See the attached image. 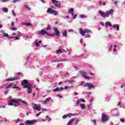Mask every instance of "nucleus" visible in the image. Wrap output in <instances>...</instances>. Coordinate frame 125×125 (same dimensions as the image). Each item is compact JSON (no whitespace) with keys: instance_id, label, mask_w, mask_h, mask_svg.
I'll use <instances>...</instances> for the list:
<instances>
[{"instance_id":"nucleus-1","label":"nucleus","mask_w":125,"mask_h":125,"mask_svg":"<svg viewBox=\"0 0 125 125\" xmlns=\"http://www.w3.org/2000/svg\"><path fill=\"white\" fill-rule=\"evenodd\" d=\"M21 85L23 86V88H27V93L28 94L32 93V87L33 85L31 83H28V80H23L22 81Z\"/></svg>"},{"instance_id":"nucleus-2","label":"nucleus","mask_w":125,"mask_h":125,"mask_svg":"<svg viewBox=\"0 0 125 125\" xmlns=\"http://www.w3.org/2000/svg\"><path fill=\"white\" fill-rule=\"evenodd\" d=\"M20 102H21V103H23V104H25L26 105H28V104L27 102H25L24 101H22L21 99H19L18 100H11L10 101V102L9 103V105L10 106H15V107H17L18 105V104L20 103Z\"/></svg>"},{"instance_id":"nucleus-3","label":"nucleus","mask_w":125,"mask_h":125,"mask_svg":"<svg viewBox=\"0 0 125 125\" xmlns=\"http://www.w3.org/2000/svg\"><path fill=\"white\" fill-rule=\"evenodd\" d=\"M99 12L100 13V15H101L103 18H106V17H109V16H110V13L113 14V13H114V10H113L112 9H110L109 11H107L105 13L103 12L101 10H99Z\"/></svg>"},{"instance_id":"nucleus-4","label":"nucleus","mask_w":125,"mask_h":125,"mask_svg":"<svg viewBox=\"0 0 125 125\" xmlns=\"http://www.w3.org/2000/svg\"><path fill=\"white\" fill-rule=\"evenodd\" d=\"M83 86L84 87H88V89H91L92 88H94L95 87V85L92 84L91 83L87 82L83 84Z\"/></svg>"},{"instance_id":"nucleus-5","label":"nucleus","mask_w":125,"mask_h":125,"mask_svg":"<svg viewBox=\"0 0 125 125\" xmlns=\"http://www.w3.org/2000/svg\"><path fill=\"white\" fill-rule=\"evenodd\" d=\"M47 13H50V14H54V15H57L58 14V12L56 10H52V9L50 8H48L47 10Z\"/></svg>"},{"instance_id":"nucleus-6","label":"nucleus","mask_w":125,"mask_h":125,"mask_svg":"<svg viewBox=\"0 0 125 125\" xmlns=\"http://www.w3.org/2000/svg\"><path fill=\"white\" fill-rule=\"evenodd\" d=\"M102 122H103V123H105L109 120L108 116L103 113L102 114Z\"/></svg>"},{"instance_id":"nucleus-7","label":"nucleus","mask_w":125,"mask_h":125,"mask_svg":"<svg viewBox=\"0 0 125 125\" xmlns=\"http://www.w3.org/2000/svg\"><path fill=\"white\" fill-rule=\"evenodd\" d=\"M39 34L40 35H41V36H44V35H45V34L47 36H48V35H49L48 33L46 31H45L43 29H42L41 31H39Z\"/></svg>"},{"instance_id":"nucleus-8","label":"nucleus","mask_w":125,"mask_h":125,"mask_svg":"<svg viewBox=\"0 0 125 125\" xmlns=\"http://www.w3.org/2000/svg\"><path fill=\"white\" fill-rule=\"evenodd\" d=\"M33 109L34 110H37V111H38V112H40V111H41V105H38V104H33Z\"/></svg>"},{"instance_id":"nucleus-9","label":"nucleus","mask_w":125,"mask_h":125,"mask_svg":"<svg viewBox=\"0 0 125 125\" xmlns=\"http://www.w3.org/2000/svg\"><path fill=\"white\" fill-rule=\"evenodd\" d=\"M34 122H36V120H32V121L27 120L26 121V123H25V125H34Z\"/></svg>"},{"instance_id":"nucleus-10","label":"nucleus","mask_w":125,"mask_h":125,"mask_svg":"<svg viewBox=\"0 0 125 125\" xmlns=\"http://www.w3.org/2000/svg\"><path fill=\"white\" fill-rule=\"evenodd\" d=\"M53 29L54 30L55 33H56L58 37H59L60 36V32H59V30H58V29L56 27H54Z\"/></svg>"},{"instance_id":"nucleus-11","label":"nucleus","mask_w":125,"mask_h":125,"mask_svg":"<svg viewBox=\"0 0 125 125\" xmlns=\"http://www.w3.org/2000/svg\"><path fill=\"white\" fill-rule=\"evenodd\" d=\"M11 79L12 80V82L13 81H16V80H19V79H20V76H19V75L17 74L15 77H11Z\"/></svg>"},{"instance_id":"nucleus-12","label":"nucleus","mask_w":125,"mask_h":125,"mask_svg":"<svg viewBox=\"0 0 125 125\" xmlns=\"http://www.w3.org/2000/svg\"><path fill=\"white\" fill-rule=\"evenodd\" d=\"M65 52V50H61V49H59L57 50L56 51V54H62V53H64Z\"/></svg>"},{"instance_id":"nucleus-13","label":"nucleus","mask_w":125,"mask_h":125,"mask_svg":"<svg viewBox=\"0 0 125 125\" xmlns=\"http://www.w3.org/2000/svg\"><path fill=\"white\" fill-rule=\"evenodd\" d=\"M55 5L56 7H59V8L61 7V3L59 1H57L55 3Z\"/></svg>"},{"instance_id":"nucleus-14","label":"nucleus","mask_w":125,"mask_h":125,"mask_svg":"<svg viewBox=\"0 0 125 125\" xmlns=\"http://www.w3.org/2000/svg\"><path fill=\"white\" fill-rule=\"evenodd\" d=\"M69 14H72V16H74V9L71 8L68 10Z\"/></svg>"},{"instance_id":"nucleus-15","label":"nucleus","mask_w":125,"mask_h":125,"mask_svg":"<svg viewBox=\"0 0 125 125\" xmlns=\"http://www.w3.org/2000/svg\"><path fill=\"white\" fill-rule=\"evenodd\" d=\"M76 120L75 118H72L70 120H69V122L68 123L67 125H72L74 121Z\"/></svg>"},{"instance_id":"nucleus-16","label":"nucleus","mask_w":125,"mask_h":125,"mask_svg":"<svg viewBox=\"0 0 125 125\" xmlns=\"http://www.w3.org/2000/svg\"><path fill=\"white\" fill-rule=\"evenodd\" d=\"M105 27L106 28H108V27H112V24H111V22H105Z\"/></svg>"},{"instance_id":"nucleus-17","label":"nucleus","mask_w":125,"mask_h":125,"mask_svg":"<svg viewBox=\"0 0 125 125\" xmlns=\"http://www.w3.org/2000/svg\"><path fill=\"white\" fill-rule=\"evenodd\" d=\"M22 25H25V26H31V27H33V24L31 23H27V22H23L22 23Z\"/></svg>"},{"instance_id":"nucleus-18","label":"nucleus","mask_w":125,"mask_h":125,"mask_svg":"<svg viewBox=\"0 0 125 125\" xmlns=\"http://www.w3.org/2000/svg\"><path fill=\"white\" fill-rule=\"evenodd\" d=\"M81 35H82L83 36H84V34L85 33V32H84V30H83V29H82V28L80 29V31H79Z\"/></svg>"},{"instance_id":"nucleus-19","label":"nucleus","mask_w":125,"mask_h":125,"mask_svg":"<svg viewBox=\"0 0 125 125\" xmlns=\"http://www.w3.org/2000/svg\"><path fill=\"white\" fill-rule=\"evenodd\" d=\"M81 102H85V100L81 99L77 101V104L79 105L81 103Z\"/></svg>"},{"instance_id":"nucleus-20","label":"nucleus","mask_w":125,"mask_h":125,"mask_svg":"<svg viewBox=\"0 0 125 125\" xmlns=\"http://www.w3.org/2000/svg\"><path fill=\"white\" fill-rule=\"evenodd\" d=\"M113 27L114 28V29H117V31H119L120 30V26H119V25H114Z\"/></svg>"},{"instance_id":"nucleus-21","label":"nucleus","mask_w":125,"mask_h":125,"mask_svg":"<svg viewBox=\"0 0 125 125\" xmlns=\"http://www.w3.org/2000/svg\"><path fill=\"white\" fill-rule=\"evenodd\" d=\"M67 30H64V32H62V36L64 37L65 38H67Z\"/></svg>"},{"instance_id":"nucleus-22","label":"nucleus","mask_w":125,"mask_h":125,"mask_svg":"<svg viewBox=\"0 0 125 125\" xmlns=\"http://www.w3.org/2000/svg\"><path fill=\"white\" fill-rule=\"evenodd\" d=\"M80 73H81L82 76H83V77H84V78H85L86 77V72L80 71Z\"/></svg>"},{"instance_id":"nucleus-23","label":"nucleus","mask_w":125,"mask_h":125,"mask_svg":"<svg viewBox=\"0 0 125 125\" xmlns=\"http://www.w3.org/2000/svg\"><path fill=\"white\" fill-rule=\"evenodd\" d=\"M2 10L4 12H5L6 13H7V12H8V8H7L3 7L2 8Z\"/></svg>"},{"instance_id":"nucleus-24","label":"nucleus","mask_w":125,"mask_h":125,"mask_svg":"<svg viewBox=\"0 0 125 125\" xmlns=\"http://www.w3.org/2000/svg\"><path fill=\"white\" fill-rule=\"evenodd\" d=\"M48 36H50V37H55V36H57V35L55 33H53L51 34H49V33H48Z\"/></svg>"},{"instance_id":"nucleus-25","label":"nucleus","mask_w":125,"mask_h":125,"mask_svg":"<svg viewBox=\"0 0 125 125\" xmlns=\"http://www.w3.org/2000/svg\"><path fill=\"white\" fill-rule=\"evenodd\" d=\"M12 85H13V83H10L6 87V89H7V88H9L10 87H11L12 86Z\"/></svg>"},{"instance_id":"nucleus-26","label":"nucleus","mask_w":125,"mask_h":125,"mask_svg":"<svg viewBox=\"0 0 125 125\" xmlns=\"http://www.w3.org/2000/svg\"><path fill=\"white\" fill-rule=\"evenodd\" d=\"M13 88H17V90H21V89H20V87L18 86H15V84L14 85V86L13 87Z\"/></svg>"},{"instance_id":"nucleus-27","label":"nucleus","mask_w":125,"mask_h":125,"mask_svg":"<svg viewBox=\"0 0 125 125\" xmlns=\"http://www.w3.org/2000/svg\"><path fill=\"white\" fill-rule=\"evenodd\" d=\"M57 91H59V87H57L56 88L54 89L53 90V92H56Z\"/></svg>"},{"instance_id":"nucleus-28","label":"nucleus","mask_w":125,"mask_h":125,"mask_svg":"<svg viewBox=\"0 0 125 125\" xmlns=\"http://www.w3.org/2000/svg\"><path fill=\"white\" fill-rule=\"evenodd\" d=\"M80 106L81 107L82 110H83V109L85 108V105H84L83 104H81Z\"/></svg>"},{"instance_id":"nucleus-29","label":"nucleus","mask_w":125,"mask_h":125,"mask_svg":"<svg viewBox=\"0 0 125 125\" xmlns=\"http://www.w3.org/2000/svg\"><path fill=\"white\" fill-rule=\"evenodd\" d=\"M44 29H45V30H51V27L50 26V25L48 24V27L46 28H45Z\"/></svg>"},{"instance_id":"nucleus-30","label":"nucleus","mask_w":125,"mask_h":125,"mask_svg":"<svg viewBox=\"0 0 125 125\" xmlns=\"http://www.w3.org/2000/svg\"><path fill=\"white\" fill-rule=\"evenodd\" d=\"M68 116H69V114H67L66 115H64L62 116V119H67V117H68Z\"/></svg>"},{"instance_id":"nucleus-31","label":"nucleus","mask_w":125,"mask_h":125,"mask_svg":"<svg viewBox=\"0 0 125 125\" xmlns=\"http://www.w3.org/2000/svg\"><path fill=\"white\" fill-rule=\"evenodd\" d=\"M84 32L85 33H91V31L87 29H84Z\"/></svg>"},{"instance_id":"nucleus-32","label":"nucleus","mask_w":125,"mask_h":125,"mask_svg":"<svg viewBox=\"0 0 125 125\" xmlns=\"http://www.w3.org/2000/svg\"><path fill=\"white\" fill-rule=\"evenodd\" d=\"M91 122L93 123L94 125H96V120L94 119V120H91Z\"/></svg>"},{"instance_id":"nucleus-33","label":"nucleus","mask_w":125,"mask_h":125,"mask_svg":"<svg viewBox=\"0 0 125 125\" xmlns=\"http://www.w3.org/2000/svg\"><path fill=\"white\" fill-rule=\"evenodd\" d=\"M111 125H118V123H117L116 121H114L113 122L111 123Z\"/></svg>"},{"instance_id":"nucleus-34","label":"nucleus","mask_w":125,"mask_h":125,"mask_svg":"<svg viewBox=\"0 0 125 125\" xmlns=\"http://www.w3.org/2000/svg\"><path fill=\"white\" fill-rule=\"evenodd\" d=\"M46 119H47V120H48L49 122H50V121L51 120V118H49V116H46Z\"/></svg>"},{"instance_id":"nucleus-35","label":"nucleus","mask_w":125,"mask_h":125,"mask_svg":"<svg viewBox=\"0 0 125 125\" xmlns=\"http://www.w3.org/2000/svg\"><path fill=\"white\" fill-rule=\"evenodd\" d=\"M50 100V98H46V100L44 101V103H46V102L49 101Z\"/></svg>"},{"instance_id":"nucleus-36","label":"nucleus","mask_w":125,"mask_h":125,"mask_svg":"<svg viewBox=\"0 0 125 125\" xmlns=\"http://www.w3.org/2000/svg\"><path fill=\"white\" fill-rule=\"evenodd\" d=\"M11 30L12 31H16V30H17V27H12Z\"/></svg>"},{"instance_id":"nucleus-37","label":"nucleus","mask_w":125,"mask_h":125,"mask_svg":"<svg viewBox=\"0 0 125 125\" xmlns=\"http://www.w3.org/2000/svg\"><path fill=\"white\" fill-rule=\"evenodd\" d=\"M64 89V88L63 87H61L60 88H59V91H62Z\"/></svg>"},{"instance_id":"nucleus-38","label":"nucleus","mask_w":125,"mask_h":125,"mask_svg":"<svg viewBox=\"0 0 125 125\" xmlns=\"http://www.w3.org/2000/svg\"><path fill=\"white\" fill-rule=\"evenodd\" d=\"M18 40H20V38L17 37V36H16L15 38V39L14 40L15 41H18Z\"/></svg>"},{"instance_id":"nucleus-39","label":"nucleus","mask_w":125,"mask_h":125,"mask_svg":"<svg viewBox=\"0 0 125 125\" xmlns=\"http://www.w3.org/2000/svg\"><path fill=\"white\" fill-rule=\"evenodd\" d=\"M12 12L13 15H14V16H16V14L15 13V11H14V10H13Z\"/></svg>"},{"instance_id":"nucleus-40","label":"nucleus","mask_w":125,"mask_h":125,"mask_svg":"<svg viewBox=\"0 0 125 125\" xmlns=\"http://www.w3.org/2000/svg\"><path fill=\"white\" fill-rule=\"evenodd\" d=\"M66 60H64V59H61L59 60V62H63V61H65Z\"/></svg>"},{"instance_id":"nucleus-41","label":"nucleus","mask_w":125,"mask_h":125,"mask_svg":"<svg viewBox=\"0 0 125 125\" xmlns=\"http://www.w3.org/2000/svg\"><path fill=\"white\" fill-rule=\"evenodd\" d=\"M79 122H80V121L78 120V119H77L75 122V125H77V124H79Z\"/></svg>"},{"instance_id":"nucleus-42","label":"nucleus","mask_w":125,"mask_h":125,"mask_svg":"<svg viewBox=\"0 0 125 125\" xmlns=\"http://www.w3.org/2000/svg\"><path fill=\"white\" fill-rule=\"evenodd\" d=\"M121 88H124V87H125V84H123L121 85Z\"/></svg>"},{"instance_id":"nucleus-43","label":"nucleus","mask_w":125,"mask_h":125,"mask_svg":"<svg viewBox=\"0 0 125 125\" xmlns=\"http://www.w3.org/2000/svg\"><path fill=\"white\" fill-rule=\"evenodd\" d=\"M7 82H12L11 78L7 79Z\"/></svg>"},{"instance_id":"nucleus-44","label":"nucleus","mask_w":125,"mask_h":125,"mask_svg":"<svg viewBox=\"0 0 125 125\" xmlns=\"http://www.w3.org/2000/svg\"><path fill=\"white\" fill-rule=\"evenodd\" d=\"M85 79H88V80H90V79H91V77H88V76H86L85 77Z\"/></svg>"},{"instance_id":"nucleus-45","label":"nucleus","mask_w":125,"mask_h":125,"mask_svg":"<svg viewBox=\"0 0 125 125\" xmlns=\"http://www.w3.org/2000/svg\"><path fill=\"white\" fill-rule=\"evenodd\" d=\"M80 17L81 18H83V19L85 18V16H84V15H80Z\"/></svg>"},{"instance_id":"nucleus-46","label":"nucleus","mask_w":125,"mask_h":125,"mask_svg":"<svg viewBox=\"0 0 125 125\" xmlns=\"http://www.w3.org/2000/svg\"><path fill=\"white\" fill-rule=\"evenodd\" d=\"M3 2H6V1H9V0H1Z\"/></svg>"},{"instance_id":"nucleus-47","label":"nucleus","mask_w":125,"mask_h":125,"mask_svg":"<svg viewBox=\"0 0 125 125\" xmlns=\"http://www.w3.org/2000/svg\"><path fill=\"white\" fill-rule=\"evenodd\" d=\"M25 7H26L27 9H28L29 10H31V8L27 6L26 5L25 6Z\"/></svg>"},{"instance_id":"nucleus-48","label":"nucleus","mask_w":125,"mask_h":125,"mask_svg":"<svg viewBox=\"0 0 125 125\" xmlns=\"http://www.w3.org/2000/svg\"><path fill=\"white\" fill-rule=\"evenodd\" d=\"M78 17V15H75L73 19H76V18H77V17Z\"/></svg>"},{"instance_id":"nucleus-49","label":"nucleus","mask_w":125,"mask_h":125,"mask_svg":"<svg viewBox=\"0 0 125 125\" xmlns=\"http://www.w3.org/2000/svg\"><path fill=\"white\" fill-rule=\"evenodd\" d=\"M36 46H38V47L40 46V44H39V42H36Z\"/></svg>"},{"instance_id":"nucleus-50","label":"nucleus","mask_w":125,"mask_h":125,"mask_svg":"<svg viewBox=\"0 0 125 125\" xmlns=\"http://www.w3.org/2000/svg\"><path fill=\"white\" fill-rule=\"evenodd\" d=\"M52 1L53 2V3H55L56 2V1H57V0H52Z\"/></svg>"},{"instance_id":"nucleus-51","label":"nucleus","mask_w":125,"mask_h":125,"mask_svg":"<svg viewBox=\"0 0 125 125\" xmlns=\"http://www.w3.org/2000/svg\"><path fill=\"white\" fill-rule=\"evenodd\" d=\"M86 38H90V36L89 35H86L85 39H86Z\"/></svg>"},{"instance_id":"nucleus-52","label":"nucleus","mask_w":125,"mask_h":125,"mask_svg":"<svg viewBox=\"0 0 125 125\" xmlns=\"http://www.w3.org/2000/svg\"><path fill=\"white\" fill-rule=\"evenodd\" d=\"M112 47H113V45H111L110 46V48H109L110 51H112Z\"/></svg>"},{"instance_id":"nucleus-53","label":"nucleus","mask_w":125,"mask_h":125,"mask_svg":"<svg viewBox=\"0 0 125 125\" xmlns=\"http://www.w3.org/2000/svg\"><path fill=\"white\" fill-rule=\"evenodd\" d=\"M0 108H5V106H4V105H0Z\"/></svg>"},{"instance_id":"nucleus-54","label":"nucleus","mask_w":125,"mask_h":125,"mask_svg":"<svg viewBox=\"0 0 125 125\" xmlns=\"http://www.w3.org/2000/svg\"><path fill=\"white\" fill-rule=\"evenodd\" d=\"M18 0H13V2L15 3V2H17V1H18Z\"/></svg>"},{"instance_id":"nucleus-55","label":"nucleus","mask_w":125,"mask_h":125,"mask_svg":"<svg viewBox=\"0 0 125 125\" xmlns=\"http://www.w3.org/2000/svg\"><path fill=\"white\" fill-rule=\"evenodd\" d=\"M41 114H42V112H39L38 114H37L36 115V116L38 117V116H40V115H41Z\"/></svg>"},{"instance_id":"nucleus-56","label":"nucleus","mask_w":125,"mask_h":125,"mask_svg":"<svg viewBox=\"0 0 125 125\" xmlns=\"http://www.w3.org/2000/svg\"><path fill=\"white\" fill-rule=\"evenodd\" d=\"M120 121H121V122H122V123H124V122H125V119H120Z\"/></svg>"},{"instance_id":"nucleus-57","label":"nucleus","mask_w":125,"mask_h":125,"mask_svg":"<svg viewBox=\"0 0 125 125\" xmlns=\"http://www.w3.org/2000/svg\"><path fill=\"white\" fill-rule=\"evenodd\" d=\"M69 88V87L68 86H66L64 87V89H68Z\"/></svg>"},{"instance_id":"nucleus-58","label":"nucleus","mask_w":125,"mask_h":125,"mask_svg":"<svg viewBox=\"0 0 125 125\" xmlns=\"http://www.w3.org/2000/svg\"><path fill=\"white\" fill-rule=\"evenodd\" d=\"M2 33V34H3V36L4 37H5V36H6L5 33H4V32H3V31Z\"/></svg>"},{"instance_id":"nucleus-59","label":"nucleus","mask_w":125,"mask_h":125,"mask_svg":"<svg viewBox=\"0 0 125 125\" xmlns=\"http://www.w3.org/2000/svg\"><path fill=\"white\" fill-rule=\"evenodd\" d=\"M4 94H7V93H8V91H5L4 92Z\"/></svg>"},{"instance_id":"nucleus-60","label":"nucleus","mask_w":125,"mask_h":125,"mask_svg":"<svg viewBox=\"0 0 125 125\" xmlns=\"http://www.w3.org/2000/svg\"><path fill=\"white\" fill-rule=\"evenodd\" d=\"M103 4L104 6L106 5V2H105V1H104V2L103 3Z\"/></svg>"},{"instance_id":"nucleus-61","label":"nucleus","mask_w":125,"mask_h":125,"mask_svg":"<svg viewBox=\"0 0 125 125\" xmlns=\"http://www.w3.org/2000/svg\"><path fill=\"white\" fill-rule=\"evenodd\" d=\"M51 62H59V60H55V61H53Z\"/></svg>"},{"instance_id":"nucleus-62","label":"nucleus","mask_w":125,"mask_h":125,"mask_svg":"<svg viewBox=\"0 0 125 125\" xmlns=\"http://www.w3.org/2000/svg\"><path fill=\"white\" fill-rule=\"evenodd\" d=\"M99 4L101 5V4H102V2L101 1H99Z\"/></svg>"},{"instance_id":"nucleus-63","label":"nucleus","mask_w":125,"mask_h":125,"mask_svg":"<svg viewBox=\"0 0 125 125\" xmlns=\"http://www.w3.org/2000/svg\"><path fill=\"white\" fill-rule=\"evenodd\" d=\"M11 26L13 27L14 26V22H11Z\"/></svg>"},{"instance_id":"nucleus-64","label":"nucleus","mask_w":125,"mask_h":125,"mask_svg":"<svg viewBox=\"0 0 125 125\" xmlns=\"http://www.w3.org/2000/svg\"><path fill=\"white\" fill-rule=\"evenodd\" d=\"M20 125H25L24 123H20Z\"/></svg>"}]
</instances>
